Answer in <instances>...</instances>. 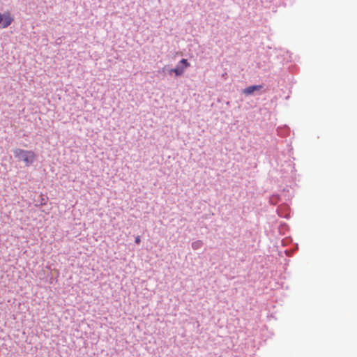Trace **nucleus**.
Masks as SVG:
<instances>
[{"label": "nucleus", "instance_id": "nucleus-6", "mask_svg": "<svg viewBox=\"0 0 357 357\" xmlns=\"http://www.w3.org/2000/svg\"><path fill=\"white\" fill-rule=\"evenodd\" d=\"M135 243H136L137 244H139V243H140V242H141L140 237H139V236H137V237L135 238Z\"/></svg>", "mask_w": 357, "mask_h": 357}, {"label": "nucleus", "instance_id": "nucleus-3", "mask_svg": "<svg viewBox=\"0 0 357 357\" xmlns=\"http://www.w3.org/2000/svg\"><path fill=\"white\" fill-rule=\"evenodd\" d=\"M13 20L9 13H0V29H6L9 26Z\"/></svg>", "mask_w": 357, "mask_h": 357}, {"label": "nucleus", "instance_id": "nucleus-1", "mask_svg": "<svg viewBox=\"0 0 357 357\" xmlns=\"http://www.w3.org/2000/svg\"><path fill=\"white\" fill-rule=\"evenodd\" d=\"M13 153L15 158L23 161L26 166L32 165L36 158V154L33 151L21 149H15Z\"/></svg>", "mask_w": 357, "mask_h": 357}, {"label": "nucleus", "instance_id": "nucleus-4", "mask_svg": "<svg viewBox=\"0 0 357 357\" xmlns=\"http://www.w3.org/2000/svg\"><path fill=\"white\" fill-rule=\"evenodd\" d=\"M262 88L261 85H253L246 87L243 89V93L247 96L253 93L255 91H259Z\"/></svg>", "mask_w": 357, "mask_h": 357}, {"label": "nucleus", "instance_id": "nucleus-5", "mask_svg": "<svg viewBox=\"0 0 357 357\" xmlns=\"http://www.w3.org/2000/svg\"><path fill=\"white\" fill-rule=\"evenodd\" d=\"M202 245V242L201 241H197L192 244V247L194 250H197L201 248Z\"/></svg>", "mask_w": 357, "mask_h": 357}, {"label": "nucleus", "instance_id": "nucleus-7", "mask_svg": "<svg viewBox=\"0 0 357 357\" xmlns=\"http://www.w3.org/2000/svg\"><path fill=\"white\" fill-rule=\"evenodd\" d=\"M46 204V199L45 198H42L40 204L43 205V204Z\"/></svg>", "mask_w": 357, "mask_h": 357}, {"label": "nucleus", "instance_id": "nucleus-2", "mask_svg": "<svg viewBox=\"0 0 357 357\" xmlns=\"http://www.w3.org/2000/svg\"><path fill=\"white\" fill-rule=\"evenodd\" d=\"M190 66V63L187 59H182L175 68H172L169 70V73H174L176 76H181L184 73L185 70Z\"/></svg>", "mask_w": 357, "mask_h": 357}]
</instances>
